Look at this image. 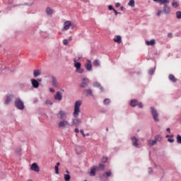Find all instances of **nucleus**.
I'll return each instance as SVG.
<instances>
[{
  "instance_id": "10",
  "label": "nucleus",
  "mask_w": 181,
  "mask_h": 181,
  "mask_svg": "<svg viewBox=\"0 0 181 181\" xmlns=\"http://www.w3.org/2000/svg\"><path fill=\"white\" fill-rule=\"evenodd\" d=\"M54 98L56 101H62V100H63V93L60 91H57L54 95Z\"/></svg>"
},
{
  "instance_id": "54",
  "label": "nucleus",
  "mask_w": 181,
  "mask_h": 181,
  "mask_svg": "<svg viewBox=\"0 0 181 181\" xmlns=\"http://www.w3.org/2000/svg\"><path fill=\"white\" fill-rule=\"evenodd\" d=\"M165 138H173V134H171L170 136L167 135Z\"/></svg>"
},
{
  "instance_id": "40",
  "label": "nucleus",
  "mask_w": 181,
  "mask_h": 181,
  "mask_svg": "<svg viewBox=\"0 0 181 181\" xmlns=\"http://www.w3.org/2000/svg\"><path fill=\"white\" fill-rule=\"evenodd\" d=\"M45 104L47 105H53V102H52V100H47L45 101Z\"/></svg>"
},
{
  "instance_id": "42",
  "label": "nucleus",
  "mask_w": 181,
  "mask_h": 181,
  "mask_svg": "<svg viewBox=\"0 0 181 181\" xmlns=\"http://www.w3.org/2000/svg\"><path fill=\"white\" fill-rule=\"evenodd\" d=\"M63 45H64L65 46H67V45H69V40L64 39V40H63Z\"/></svg>"
},
{
  "instance_id": "38",
  "label": "nucleus",
  "mask_w": 181,
  "mask_h": 181,
  "mask_svg": "<svg viewBox=\"0 0 181 181\" xmlns=\"http://www.w3.org/2000/svg\"><path fill=\"white\" fill-rule=\"evenodd\" d=\"M106 175L107 177H110V176H111L112 173L111 170L107 171L106 173H105V174H103V176Z\"/></svg>"
},
{
  "instance_id": "13",
  "label": "nucleus",
  "mask_w": 181,
  "mask_h": 181,
  "mask_svg": "<svg viewBox=\"0 0 181 181\" xmlns=\"http://www.w3.org/2000/svg\"><path fill=\"white\" fill-rule=\"evenodd\" d=\"M12 98H13V95H8L4 102L5 105H9L11 101H12Z\"/></svg>"
},
{
  "instance_id": "47",
  "label": "nucleus",
  "mask_w": 181,
  "mask_h": 181,
  "mask_svg": "<svg viewBox=\"0 0 181 181\" xmlns=\"http://www.w3.org/2000/svg\"><path fill=\"white\" fill-rule=\"evenodd\" d=\"M138 105L139 108H144V105L142 104V103H138Z\"/></svg>"
},
{
  "instance_id": "50",
  "label": "nucleus",
  "mask_w": 181,
  "mask_h": 181,
  "mask_svg": "<svg viewBox=\"0 0 181 181\" xmlns=\"http://www.w3.org/2000/svg\"><path fill=\"white\" fill-rule=\"evenodd\" d=\"M49 91H50L51 93H55V92H56V90H55L54 88H49Z\"/></svg>"
},
{
  "instance_id": "60",
  "label": "nucleus",
  "mask_w": 181,
  "mask_h": 181,
  "mask_svg": "<svg viewBox=\"0 0 181 181\" xmlns=\"http://www.w3.org/2000/svg\"><path fill=\"white\" fill-rule=\"evenodd\" d=\"M72 37H69V40H71Z\"/></svg>"
},
{
  "instance_id": "45",
  "label": "nucleus",
  "mask_w": 181,
  "mask_h": 181,
  "mask_svg": "<svg viewBox=\"0 0 181 181\" xmlns=\"http://www.w3.org/2000/svg\"><path fill=\"white\" fill-rule=\"evenodd\" d=\"M80 132L83 135V138H86V134H84V130L83 129H81Z\"/></svg>"
},
{
  "instance_id": "1",
  "label": "nucleus",
  "mask_w": 181,
  "mask_h": 181,
  "mask_svg": "<svg viewBox=\"0 0 181 181\" xmlns=\"http://www.w3.org/2000/svg\"><path fill=\"white\" fill-rule=\"evenodd\" d=\"M81 104H83V101L77 100L75 102L74 108V118L72 119V125L74 127H78L81 124V119L77 118L80 114V107H81Z\"/></svg>"
},
{
  "instance_id": "2",
  "label": "nucleus",
  "mask_w": 181,
  "mask_h": 181,
  "mask_svg": "<svg viewBox=\"0 0 181 181\" xmlns=\"http://www.w3.org/2000/svg\"><path fill=\"white\" fill-rule=\"evenodd\" d=\"M74 66L76 68V72L79 74L84 73V69L81 68V63L77 62V59H74Z\"/></svg>"
},
{
  "instance_id": "27",
  "label": "nucleus",
  "mask_w": 181,
  "mask_h": 181,
  "mask_svg": "<svg viewBox=\"0 0 181 181\" xmlns=\"http://www.w3.org/2000/svg\"><path fill=\"white\" fill-rule=\"evenodd\" d=\"M113 40L116 43H121V40H122L121 35L116 36V37L114 38Z\"/></svg>"
},
{
  "instance_id": "7",
  "label": "nucleus",
  "mask_w": 181,
  "mask_h": 181,
  "mask_svg": "<svg viewBox=\"0 0 181 181\" xmlns=\"http://www.w3.org/2000/svg\"><path fill=\"white\" fill-rule=\"evenodd\" d=\"M59 128H65V127H70V123L66 119H62L58 123Z\"/></svg>"
},
{
  "instance_id": "49",
  "label": "nucleus",
  "mask_w": 181,
  "mask_h": 181,
  "mask_svg": "<svg viewBox=\"0 0 181 181\" xmlns=\"http://www.w3.org/2000/svg\"><path fill=\"white\" fill-rule=\"evenodd\" d=\"M108 9H109V11H114L115 8H114V7H112V6L110 5L108 6Z\"/></svg>"
},
{
  "instance_id": "32",
  "label": "nucleus",
  "mask_w": 181,
  "mask_h": 181,
  "mask_svg": "<svg viewBox=\"0 0 181 181\" xmlns=\"http://www.w3.org/2000/svg\"><path fill=\"white\" fill-rule=\"evenodd\" d=\"M129 6H132V8H134L135 6V1L130 0L128 3Z\"/></svg>"
},
{
  "instance_id": "19",
  "label": "nucleus",
  "mask_w": 181,
  "mask_h": 181,
  "mask_svg": "<svg viewBox=\"0 0 181 181\" xmlns=\"http://www.w3.org/2000/svg\"><path fill=\"white\" fill-rule=\"evenodd\" d=\"M93 87H98V88H100V91H104V88L103 86H101V84H100V83L98 82H94L93 84Z\"/></svg>"
},
{
  "instance_id": "33",
  "label": "nucleus",
  "mask_w": 181,
  "mask_h": 181,
  "mask_svg": "<svg viewBox=\"0 0 181 181\" xmlns=\"http://www.w3.org/2000/svg\"><path fill=\"white\" fill-rule=\"evenodd\" d=\"M177 144H181V136H180V134L177 135Z\"/></svg>"
},
{
  "instance_id": "5",
  "label": "nucleus",
  "mask_w": 181,
  "mask_h": 181,
  "mask_svg": "<svg viewBox=\"0 0 181 181\" xmlns=\"http://www.w3.org/2000/svg\"><path fill=\"white\" fill-rule=\"evenodd\" d=\"M57 117L62 120L66 119V118H67V112L64 110H60L58 112V113H57Z\"/></svg>"
},
{
  "instance_id": "29",
  "label": "nucleus",
  "mask_w": 181,
  "mask_h": 181,
  "mask_svg": "<svg viewBox=\"0 0 181 181\" xmlns=\"http://www.w3.org/2000/svg\"><path fill=\"white\" fill-rule=\"evenodd\" d=\"M148 145L150 146H153V145H156V140H148Z\"/></svg>"
},
{
  "instance_id": "64",
  "label": "nucleus",
  "mask_w": 181,
  "mask_h": 181,
  "mask_svg": "<svg viewBox=\"0 0 181 181\" xmlns=\"http://www.w3.org/2000/svg\"><path fill=\"white\" fill-rule=\"evenodd\" d=\"M88 135H89L88 134H86L87 136H88Z\"/></svg>"
},
{
  "instance_id": "11",
  "label": "nucleus",
  "mask_w": 181,
  "mask_h": 181,
  "mask_svg": "<svg viewBox=\"0 0 181 181\" xmlns=\"http://www.w3.org/2000/svg\"><path fill=\"white\" fill-rule=\"evenodd\" d=\"M85 67L88 71H91V70H93V64H91V61L90 59L87 60Z\"/></svg>"
},
{
  "instance_id": "62",
  "label": "nucleus",
  "mask_w": 181,
  "mask_h": 181,
  "mask_svg": "<svg viewBox=\"0 0 181 181\" xmlns=\"http://www.w3.org/2000/svg\"><path fill=\"white\" fill-rule=\"evenodd\" d=\"M27 181H33L32 180H27Z\"/></svg>"
},
{
  "instance_id": "41",
  "label": "nucleus",
  "mask_w": 181,
  "mask_h": 181,
  "mask_svg": "<svg viewBox=\"0 0 181 181\" xmlns=\"http://www.w3.org/2000/svg\"><path fill=\"white\" fill-rule=\"evenodd\" d=\"M107 160H108V158L107 157H103L102 158L103 163H107Z\"/></svg>"
},
{
  "instance_id": "21",
  "label": "nucleus",
  "mask_w": 181,
  "mask_h": 181,
  "mask_svg": "<svg viewBox=\"0 0 181 181\" xmlns=\"http://www.w3.org/2000/svg\"><path fill=\"white\" fill-rule=\"evenodd\" d=\"M40 74H42V72H40V70L35 69L33 71V76H34V77H39V76H40Z\"/></svg>"
},
{
  "instance_id": "20",
  "label": "nucleus",
  "mask_w": 181,
  "mask_h": 181,
  "mask_svg": "<svg viewBox=\"0 0 181 181\" xmlns=\"http://www.w3.org/2000/svg\"><path fill=\"white\" fill-rule=\"evenodd\" d=\"M170 1L169 0H159V2L158 4L160 5H163L164 6H166V5H168V4L170 3Z\"/></svg>"
},
{
  "instance_id": "39",
  "label": "nucleus",
  "mask_w": 181,
  "mask_h": 181,
  "mask_svg": "<svg viewBox=\"0 0 181 181\" xmlns=\"http://www.w3.org/2000/svg\"><path fill=\"white\" fill-rule=\"evenodd\" d=\"M153 73H155V68L150 69V70L148 71V74L152 75L153 74Z\"/></svg>"
},
{
  "instance_id": "23",
  "label": "nucleus",
  "mask_w": 181,
  "mask_h": 181,
  "mask_svg": "<svg viewBox=\"0 0 181 181\" xmlns=\"http://www.w3.org/2000/svg\"><path fill=\"white\" fill-rule=\"evenodd\" d=\"M45 12H46L47 15H52L53 9L50 7H47Z\"/></svg>"
},
{
  "instance_id": "25",
  "label": "nucleus",
  "mask_w": 181,
  "mask_h": 181,
  "mask_svg": "<svg viewBox=\"0 0 181 181\" xmlns=\"http://www.w3.org/2000/svg\"><path fill=\"white\" fill-rule=\"evenodd\" d=\"M130 105L132 107H136V105H138V100H132L130 102Z\"/></svg>"
},
{
  "instance_id": "28",
  "label": "nucleus",
  "mask_w": 181,
  "mask_h": 181,
  "mask_svg": "<svg viewBox=\"0 0 181 181\" xmlns=\"http://www.w3.org/2000/svg\"><path fill=\"white\" fill-rule=\"evenodd\" d=\"M93 65L95 66V67H100V60H98V59L94 60Z\"/></svg>"
},
{
  "instance_id": "61",
  "label": "nucleus",
  "mask_w": 181,
  "mask_h": 181,
  "mask_svg": "<svg viewBox=\"0 0 181 181\" xmlns=\"http://www.w3.org/2000/svg\"><path fill=\"white\" fill-rule=\"evenodd\" d=\"M38 81H40V82L42 81V78H39Z\"/></svg>"
},
{
  "instance_id": "6",
  "label": "nucleus",
  "mask_w": 181,
  "mask_h": 181,
  "mask_svg": "<svg viewBox=\"0 0 181 181\" xmlns=\"http://www.w3.org/2000/svg\"><path fill=\"white\" fill-rule=\"evenodd\" d=\"M7 70H9V69L6 67L5 62H0V74H5Z\"/></svg>"
},
{
  "instance_id": "63",
  "label": "nucleus",
  "mask_w": 181,
  "mask_h": 181,
  "mask_svg": "<svg viewBox=\"0 0 181 181\" xmlns=\"http://www.w3.org/2000/svg\"><path fill=\"white\" fill-rule=\"evenodd\" d=\"M106 131H108V128L106 129Z\"/></svg>"
},
{
  "instance_id": "46",
  "label": "nucleus",
  "mask_w": 181,
  "mask_h": 181,
  "mask_svg": "<svg viewBox=\"0 0 181 181\" xmlns=\"http://www.w3.org/2000/svg\"><path fill=\"white\" fill-rule=\"evenodd\" d=\"M153 170H152V168H148V173L149 175H152Z\"/></svg>"
},
{
  "instance_id": "22",
  "label": "nucleus",
  "mask_w": 181,
  "mask_h": 181,
  "mask_svg": "<svg viewBox=\"0 0 181 181\" xmlns=\"http://www.w3.org/2000/svg\"><path fill=\"white\" fill-rule=\"evenodd\" d=\"M169 81H172L173 83H176L177 81V79L175 78V76L173 74H170L168 76Z\"/></svg>"
},
{
  "instance_id": "44",
  "label": "nucleus",
  "mask_w": 181,
  "mask_h": 181,
  "mask_svg": "<svg viewBox=\"0 0 181 181\" xmlns=\"http://www.w3.org/2000/svg\"><path fill=\"white\" fill-rule=\"evenodd\" d=\"M168 142H170V144H173L175 142V139L173 138H170L168 139Z\"/></svg>"
},
{
  "instance_id": "3",
  "label": "nucleus",
  "mask_w": 181,
  "mask_h": 181,
  "mask_svg": "<svg viewBox=\"0 0 181 181\" xmlns=\"http://www.w3.org/2000/svg\"><path fill=\"white\" fill-rule=\"evenodd\" d=\"M14 104H15V107L18 110H22L25 109V105L23 103V101H22V100H21V98H16Z\"/></svg>"
},
{
  "instance_id": "31",
  "label": "nucleus",
  "mask_w": 181,
  "mask_h": 181,
  "mask_svg": "<svg viewBox=\"0 0 181 181\" xmlns=\"http://www.w3.org/2000/svg\"><path fill=\"white\" fill-rule=\"evenodd\" d=\"M110 103H111V100L109 98H105L103 100V103L105 105H110Z\"/></svg>"
},
{
  "instance_id": "9",
  "label": "nucleus",
  "mask_w": 181,
  "mask_h": 181,
  "mask_svg": "<svg viewBox=\"0 0 181 181\" xmlns=\"http://www.w3.org/2000/svg\"><path fill=\"white\" fill-rule=\"evenodd\" d=\"M100 170V168L98 166H93L92 168H90V171L89 173L90 176H95L96 172H98Z\"/></svg>"
},
{
  "instance_id": "52",
  "label": "nucleus",
  "mask_w": 181,
  "mask_h": 181,
  "mask_svg": "<svg viewBox=\"0 0 181 181\" xmlns=\"http://www.w3.org/2000/svg\"><path fill=\"white\" fill-rule=\"evenodd\" d=\"M74 132H76V134H78V132H80V130L78 129V128H76L74 129Z\"/></svg>"
},
{
  "instance_id": "14",
  "label": "nucleus",
  "mask_w": 181,
  "mask_h": 181,
  "mask_svg": "<svg viewBox=\"0 0 181 181\" xmlns=\"http://www.w3.org/2000/svg\"><path fill=\"white\" fill-rule=\"evenodd\" d=\"M30 81H31V84L34 88H39L40 84H39V82L37 81V80H36L35 78H32L30 80Z\"/></svg>"
},
{
  "instance_id": "34",
  "label": "nucleus",
  "mask_w": 181,
  "mask_h": 181,
  "mask_svg": "<svg viewBox=\"0 0 181 181\" xmlns=\"http://www.w3.org/2000/svg\"><path fill=\"white\" fill-rule=\"evenodd\" d=\"M64 177L65 181H69L70 180V175H69V174H65L64 175Z\"/></svg>"
},
{
  "instance_id": "59",
  "label": "nucleus",
  "mask_w": 181,
  "mask_h": 181,
  "mask_svg": "<svg viewBox=\"0 0 181 181\" xmlns=\"http://www.w3.org/2000/svg\"><path fill=\"white\" fill-rule=\"evenodd\" d=\"M120 9H121V11H122L124 9V6H121Z\"/></svg>"
},
{
  "instance_id": "57",
  "label": "nucleus",
  "mask_w": 181,
  "mask_h": 181,
  "mask_svg": "<svg viewBox=\"0 0 181 181\" xmlns=\"http://www.w3.org/2000/svg\"><path fill=\"white\" fill-rule=\"evenodd\" d=\"M57 167L60 166V163H57Z\"/></svg>"
},
{
  "instance_id": "53",
  "label": "nucleus",
  "mask_w": 181,
  "mask_h": 181,
  "mask_svg": "<svg viewBox=\"0 0 181 181\" xmlns=\"http://www.w3.org/2000/svg\"><path fill=\"white\" fill-rule=\"evenodd\" d=\"M113 11L115 13V16H117L118 15V13H118V11H117V10H115V8L113 9Z\"/></svg>"
},
{
  "instance_id": "17",
  "label": "nucleus",
  "mask_w": 181,
  "mask_h": 181,
  "mask_svg": "<svg viewBox=\"0 0 181 181\" xmlns=\"http://www.w3.org/2000/svg\"><path fill=\"white\" fill-rule=\"evenodd\" d=\"M163 12L165 15H169V13H170V8L168 6V4H166L165 6H163Z\"/></svg>"
},
{
  "instance_id": "48",
  "label": "nucleus",
  "mask_w": 181,
  "mask_h": 181,
  "mask_svg": "<svg viewBox=\"0 0 181 181\" xmlns=\"http://www.w3.org/2000/svg\"><path fill=\"white\" fill-rule=\"evenodd\" d=\"M161 14H162V10H159V11L157 12V16H160Z\"/></svg>"
},
{
  "instance_id": "26",
  "label": "nucleus",
  "mask_w": 181,
  "mask_h": 181,
  "mask_svg": "<svg viewBox=\"0 0 181 181\" xmlns=\"http://www.w3.org/2000/svg\"><path fill=\"white\" fill-rule=\"evenodd\" d=\"M156 42L155 40H151L150 41H146V45L147 46H153L155 45Z\"/></svg>"
},
{
  "instance_id": "37",
  "label": "nucleus",
  "mask_w": 181,
  "mask_h": 181,
  "mask_svg": "<svg viewBox=\"0 0 181 181\" xmlns=\"http://www.w3.org/2000/svg\"><path fill=\"white\" fill-rule=\"evenodd\" d=\"M176 18H177V19H181V12L180 11L176 12Z\"/></svg>"
},
{
  "instance_id": "30",
  "label": "nucleus",
  "mask_w": 181,
  "mask_h": 181,
  "mask_svg": "<svg viewBox=\"0 0 181 181\" xmlns=\"http://www.w3.org/2000/svg\"><path fill=\"white\" fill-rule=\"evenodd\" d=\"M155 141L156 142H160V141H162V136L160 135L156 136Z\"/></svg>"
},
{
  "instance_id": "4",
  "label": "nucleus",
  "mask_w": 181,
  "mask_h": 181,
  "mask_svg": "<svg viewBox=\"0 0 181 181\" xmlns=\"http://www.w3.org/2000/svg\"><path fill=\"white\" fill-rule=\"evenodd\" d=\"M151 114L153 117V119H154V121L156 122H159V113H158V110H156V109H155L154 107H151Z\"/></svg>"
},
{
  "instance_id": "43",
  "label": "nucleus",
  "mask_w": 181,
  "mask_h": 181,
  "mask_svg": "<svg viewBox=\"0 0 181 181\" xmlns=\"http://www.w3.org/2000/svg\"><path fill=\"white\" fill-rule=\"evenodd\" d=\"M54 168L56 175H59V167H57V165H55Z\"/></svg>"
},
{
  "instance_id": "58",
  "label": "nucleus",
  "mask_w": 181,
  "mask_h": 181,
  "mask_svg": "<svg viewBox=\"0 0 181 181\" xmlns=\"http://www.w3.org/2000/svg\"><path fill=\"white\" fill-rule=\"evenodd\" d=\"M154 2H158L159 4V0H153Z\"/></svg>"
},
{
  "instance_id": "18",
  "label": "nucleus",
  "mask_w": 181,
  "mask_h": 181,
  "mask_svg": "<svg viewBox=\"0 0 181 181\" xmlns=\"http://www.w3.org/2000/svg\"><path fill=\"white\" fill-rule=\"evenodd\" d=\"M70 26H71V22L66 21L64 23V30H69V29H70Z\"/></svg>"
},
{
  "instance_id": "55",
  "label": "nucleus",
  "mask_w": 181,
  "mask_h": 181,
  "mask_svg": "<svg viewBox=\"0 0 181 181\" xmlns=\"http://www.w3.org/2000/svg\"><path fill=\"white\" fill-rule=\"evenodd\" d=\"M168 37H172V33H168Z\"/></svg>"
},
{
  "instance_id": "8",
  "label": "nucleus",
  "mask_w": 181,
  "mask_h": 181,
  "mask_svg": "<svg viewBox=\"0 0 181 181\" xmlns=\"http://www.w3.org/2000/svg\"><path fill=\"white\" fill-rule=\"evenodd\" d=\"M88 84H90V79H88L87 78H83L82 79V82L80 85V87L81 88H86V87H88Z\"/></svg>"
},
{
  "instance_id": "35",
  "label": "nucleus",
  "mask_w": 181,
  "mask_h": 181,
  "mask_svg": "<svg viewBox=\"0 0 181 181\" xmlns=\"http://www.w3.org/2000/svg\"><path fill=\"white\" fill-rule=\"evenodd\" d=\"M172 6L173 8H177V6H179V4L175 1H173L172 3Z\"/></svg>"
},
{
  "instance_id": "15",
  "label": "nucleus",
  "mask_w": 181,
  "mask_h": 181,
  "mask_svg": "<svg viewBox=\"0 0 181 181\" xmlns=\"http://www.w3.org/2000/svg\"><path fill=\"white\" fill-rule=\"evenodd\" d=\"M31 170H34V172H39L40 170V168H39V165L36 163H33L31 165Z\"/></svg>"
},
{
  "instance_id": "36",
  "label": "nucleus",
  "mask_w": 181,
  "mask_h": 181,
  "mask_svg": "<svg viewBox=\"0 0 181 181\" xmlns=\"http://www.w3.org/2000/svg\"><path fill=\"white\" fill-rule=\"evenodd\" d=\"M98 168H99V170L100 169L101 170H104L105 165L103 163H100V164H99V166H98Z\"/></svg>"
},
{
  "instance_id": "56",
  "label": "nucleus",
  "mask_w": 181,
  "mask_h": 181,
  "mask_svg": "<svg viewBox=\"0 0 181 181\" xmlns=\"http://www.w3.org/2000/svg\"><path fill=\"white\" fill-rule=\"evenodd\" d=\"M166 131H167L168 132H170V128H169V127L167 128V129H166Z\"/></svg>"
},
{
  "instance_id": "16",
  "label": "nucleus",
  "mask_w": 181,
  "mask_h": 181,
  "mask_svg": "<svg viewBox=\"0 0 181 181\" xmlns=\"http://www.w3.org/2000/svg\"><path fill=\"white\" fill-rule=\"evenodd\" d=\"M132 142L133 144V146H135V148H139V144H138V139H136V137H132Z\"/></svg>"
},
{
  "instance_id": "12",
  "label": "nucleus",
  "mask_w": 181,
  "mask_h": 181,
  "mask_svg": "<svg viewBox=\"0 0 181 181\" xmlns=\"http://www.w3.org/2000/svg\"><path fill=\"white\" fill-rule=\"evenodd\" d=\"M52 84L53 87H59L60 86V83H59V81H57V78L55 76H52Z\"/></svg>"
},
{
  "instance_id": "24",
  "label": "nucleus",
  "mask_w": 181,
  "mask_h": 181,
  "mask_svg": "<svg viewBox=\"0 0 181 181\" xmlns=\"http://www.w3.org/2000/svg\"><path fill=\"white\" fill-rule=\"evenodd\" d=\"M85 93H86V96L88 97V95H90L93 97V90L91 89H86L84 90Z\"/></svg>"
},
{
  "instance_id": "51",
  "label": "nucleus",
  "mask_w": 181,
  "mask_h": 181,
  "mask_svg": "<svg viewBox=\"0 0 181 181\" xmlns=\"http://www.w3.org/2000/svg\"><path fill=\"white\" fill-rule=\"evenodd\" d=\"M115 6H116V8H119L121 6V4L120 3H116Z\"/></svg>"
}]
</instances>
